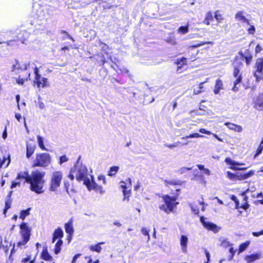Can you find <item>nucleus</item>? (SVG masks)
<instances>
[{
    "label": "nucleus",
    "mask_w": 263,
    "mask_h": 263,
    "mask_svg": "<svg viewBox=\"0 0 263 263\" xmlns=\"http://www.w3.org/2000/svg\"><path fill=\"white\" fill-rule=\"evenodd\" d=\"M81 158V156H79L74 166L71 168L68 177L71 180H73L76 177L79 182L83 181L84 184L87 186L88 190L92 188L95 189L96 186H98V184L94 181L93 176L89 175L91 179L88 177V170L85 165L80 162Z\"/></svg>",
    "instance_id": "nucleus-1"
},
{
    "label": "nucleus",
    "mask_w": 263,
    "mask_h": 263,
    "mask_svg": "<svg viewBox=\"0 0 263 263\" xmlns=\"http://www.w3.org/2000/svg\"><path fill=\"white\" fill-rule=\"evenodd\" d=\"M240 56V59L237 56L235 57V60L233 62V65L234 67L233 76L236 78L235 81L234 82V87L232 90L236 92L239 90V87L237 85L241 83L242 81V76L240 73V69L241 68L243 65L242 61L245 59L247 65L250 64L252 59V55L248 49L245 50L243 52L240 51L238 53Z\"/></svg>",
    "instance_id": "nucleus-2"
},
{
    "label": "nucleus",
    "mask_w": 263,
    "mask_h": 263,
    "mask_svg": "<svg viewBox=\"0 0 263 263\" xmlns=\"http://www.w3.org/2000/svg\"><path fill=\"white\" fill-rule=\"evenodd\" d=\"M45 172L36 170L32 172L30 178L27 181V183L30 185V189L37 194H41L44 192L43 186L45 182L44 177Z\"/></svg>",
    "instance_id": "nucleus-3"
},
{
    "label": "nucleus",
    "mask_w": 263,
    "mask_h": 263,
    "mask_svg": "<svg viewBox=\"0 0 263 263\" xmlns=\"http://www.w3.org/2000/svg\"><path fill=\"white\" fill-rule=\"evenodd\" d=\"M51 161V158L48 153L37 154L35 159L33 161L32 167H46L50 164Z\"/></svg>",
    "instance_id": "nucleus-4"
},
{
    "label": "nucleus",
    "mask_w": 263,
    "mask_h": 263,
    "mask_svg": "<svg viewBox=\"0 0 263 263\" xmlns=\"http://www.w3.org/2000/svg\"><path fill=\"white\" fill-rule=\"evenodd\" d=\"M63 178V174L60 171L53 172L50 183L49 190L55 192L60 186L61 182Z\"/></svg>",
    "instance_id": "nucleus-5"
},
{
    "label": "nucleus",
    "mask_w": 263,
    "mask_h": 263,
    "mask_svg": "<svg viewBox=\"0 0 263 263\" xmlns=\"http://www.w3.org/2000/svg\"><path fill=\"white\" fill-rule=\"evenodd\" d=\"M253 174V173L252 172H250L249 173H245L243 174H240L239 173H237L235 174L228 171L227 172V177L232 180H245L251 177Z\"/></svg>",
    "instance_id": "nucleus-6"
},
{
    "label": "nucleus",
    "mask_w": 263,
    "mask_h": 263,
    "mask_svg": "<svg viewBox=\"0 0 263 263\" xmlns=\"http://www.w3.org/2000/svg\"><path fill=\"white\" fill-rule=\"evenodd\" d=\"M163 199L166 206L168 208V210L171 212H173L174 208L176 207L177 204L178 203V202H175L177 199V197L175 196L171 197L168 195H166L163 197Z\"/></svg>",
    "instance_id": "nucleus-7"
},
{
    "label": "nucleus",
    "mask_w": 263,
    "mask_h": 263,
    "mask_svg": "<svg viewBox=\"0 0 263 263\" xmlns=\"http://www.w3.org/2000/svg\"><path fill=\"white\" fill-rule=\"evenodd\" d=\"M200 220L203 226L209 230L212 231L214 233H217L220 230V228L216 224L210 221H205L204 218L202 216L200 217Z\"/></svg>",
    "instance_id": "nucleus-8"
},
{
    "label": "nucleus",
    "mask_w": 263,
    "mask_h": 263,
    "mask_svg": "<svg viewBox=\"0 0 263 263\" xmlns=\"http://www.w3.org/2000/svg\"><path fill=\"white\" fill-rule=\"evenodd\" d=\"M21 236L22 238H25L27 240H29L30 236L31 229L28 227L27 224L23 222L20 225Z\"/></svg>",
    "instance_id": "nucleus-9"
},
{
    "label": "nucleus",
    "mask_w": 263,
    "mask_h": 263,
    "mask_svg": "<svg viewBox=\"0 0 263 263\" xmlns=\"http://www.w3.org/2000/svg\"><path fill=\"white\" fill-rule=\"evenodd\" d=\"M254 107L258 110L263 111V92L259 93L256 97Z\"/></svg>",
    "instance_id": "nucleus-10"
},
{
    "label": "nucleus",
    "mask_w": 263,
    "mask_h": 263,
    "mask_svg": "<svg viewBox=\"0 0 263 263\" xmlns=\"http://www.w3.org/2000/svg\"><path fill=\"white\" fill-rule=\"evenodd\" d=\"M245 12L244 11H239L236 13L235 18L237 21L242 23H246L247 25H250L249 21L245 17Z\"/></svg>",
    "instance_id": "nucleus-11"
},
{
    "label": "nucleus",
    "mask_w": 263,
    "mask_h": 263,
    "mask_svg": "<svg viewBox=\"0 0 263 263\" xmlns=\"http://www.w3.org/2000/svg\"><path fill=\"white\" fill-rule=\"evenodd\" d=\"M16 63L13 64L12 66V71H15L17 72V70H25L27 69L28 67L29 66V63H23L21 64L18 63L17 61H16Z\"/></svg>",
    "instance_id": "nucleus-12"
},
{
    "label": "nucleus",
    "mask_w": 263,
    "mask_h": 263,
    "mask_svg": "<svg viewBox=\"0 0 263 263\" xmlns=\"http://www.w3.org/2000/svg\"><path fill=\"white\" fill-rule=\"evenodd\" d=\"M35 149V144L27 142L26 144V157L29 158L34 153Z\"/></svg>",
    "instance_id": "nucleus-13"
},
{
    "label": "nucleus",
    "mask_w": 263,
    "mask_h": 263,
    "mask_svg": "<svg viewBox=\"0 0 263 263\" xmlns=\"http://www.w3.org/2000/svg\"><path fill=\"white\" fill-rule=\"evenodd\" d=\"M224 125L227 126V127L230 129L238 133H240L242 130V128L240 125H236L235 124L230 122H226L224 123Z\"/></svg>",
    "instance_id": "nucleus-14"
},
{
    "label": "nucleus",
    "mask_w": 263,
    "mask_h": 263,
    "mask_svg": "<svg viewBox=\"0 0 263 263\" xmlns=\"http://www.w3.org/2000/svg\"><path fill=\"white\" fill-rule=\"evenodd\" d=\"M188 238L186 235H182L180 238V245L182 252H186L187 250V244Z\"/></svg>",
    "instance_id": "nucleus-15"
},
{
    "label": "nucleus",
    "mask_w": 263,
    "mask_h": 263,
    "mask_svg": "<svg viewBox=\"0 0 263 263\" xmlns=\"http://www.w3.org/2000/svg\"><path fill=\"white\" fill-rule=\"evenodd\" d=\"M72 222V219H70L67 223L65 224V231L69 235H72L74 232Z\"/></svg>",
    "instance_id": "nucleus-16"
},
{
    "label": "nucleus",
    "mask_w": 263,
    "mask_h": 263,
    "mask_svg": "<svg viewBox=\"0 0 263 263\" xmlns=\"http://www.w3.org/2000/svg\"><path fill=\"white\" fill-rule=\"evenodd\" d=\"M260 254H252L251 255H248L245 257V260L248 263H251L260 258Z\"/></svg>",
    "instance_id": "nucleus-17"
},
{
    "label": "nucleus",
    "mask_w": 263,
    "mask_h": 263,
    "mask_svg": "<svg viewBox=\"0 0 263 263\" xmlns=\"http://www.w3.org/2000/svg\"><path fill=\"white\" fill-rule=\"evenodd\" d=\"M256 72L263 74V58L258 59L256 62Z\"/></svg>",
    "instance_id": "nucleus-18"
},
{
    "label": "nucleus",
    "mask_w": 263,
    "mask_h": 263,
    "mask_svg": "<svg viewBox=\"0 0 263 263\" xmlns=\"http://www.w3.org/2000/svg\"><path fill=\"white\" fill-rule=\"evenodd\" d=\"M223 89V83L221 80L218 79L216 81L215 89L214 90V92L215 94H218L219 92V91Z\"/></svg>",
    "instance_id": "nucleus-19"
},
{
    "label": "nucleus",
    "mask_w": 263,
    "mask_h": 263,
    "mask_svg": "<svg viewBox=\"0 0 263 263\" xmlns=\"http://www.w3.org/2000/svg\"><path fill=\"white\" fill-rule=\"evenodd\" d=\"M30 177V175H29L28 172H21L17 174L16 179L19 180L21 179H25V182H27V181L29 180Z\"/></svg>",
    "instance_id": "nucleus-20"
},
{
    "label": "nucleus",
    "mask_w": 263,
    "mask_h": 263,
    "mask_svg": "<svg viewBox=\"0 0 263 263\" xmlns=\"http://www.w3.org/2000/svg\"><path fill=\"white\" fill-rule=\"evenodd\" d=\"M42 258L46 261H51L52 257L48 253L47 249H44L42 253Z\"/></svg>",
    "instance_id": "nucleus-21"
},
{
    "label": "nucleus",
    "mask_w": 263,
    "mask_h": 263,
    "mask_svg": "<svg viewBox=\"0 0 263 263\" xmlns=\"http://www.w3.org/2000/svg\"><path fill=\"white\" fill-rule=\"evenodd\" d=\"M219 241L220 242V246L223 248H227L229 246H232L227 238L223 237H221L218 239Z\"/></svg>",
    "instance_id": "nucleus-22"
},
{
    "label": "nucleus",
    "mask_w": 263,
    "mask_h": 263,
    "mask_svg": "<svg viewBox=\"0 0 263 263\" xmlns=\"http://www.w3.org/2000/svg\"><path fill=\"white\" fill-rule=\"evenodd\" d=\"M104 242H101L97 243L96 245L94 246H90L89 247V249L91 251H95L98 253H100L102 250V247H101V245L104 244Z\"/></svg>",
    "instance_id": "nucleus-23"
},
{
    "label": "nucleus",
    "mask_w": 263,
    "mask_h": 263,
    "mask_svg": "<svg viewBox=\"0 0 263 263\" xmlns=\"http://www.w3.org/2000/svg\"><path fill=\"white\" fill-rule=\"evenodd\" d=\"M225 162L227 163V164H231L232 165V166H231V168L232 169V170H243V168H238L235 166H234L235 164H236V163L235 162H234L233 160H232L231 158H227L225 160Z\"/></svg>",
    "instance_id": "nucleus-24"
},
{
    "label": "nucleus",
    "mask_w": 263,
    "mask_h": 263,
    "mask_svg": "<svg viewBox=\"0 0 263 263\" xmlns=\"http://www.w3.org/2000/svg\"><path fill=\"white\" fill-rule=\"evenodd\" d=\"M63 244V240L62 239H59L55 245V248L54 250V252L55 254H58L61 250V246Z\"/></svg>",
    "instance_id": "nucleus-25"
},
{
    "label": "nucleus",
    "mask_w": 263,
    "mask_h": 263,
    "mask_svg": "<svg viewBox=\"0 0 263 263\" xmlns=\"http://www.w3.org/2000/svg\"><path fill=\"white\" fill-rule=\"evenodd\" d=\"M31 208H29L27 210H24L21 211L20 218L24 220L26 216H28L30 214V211Z\"/></svg>",
    "instance_id": "nucleus-26"
},
{
    "label": "nucleus",
    "mask_w": 263,
    "mask_h": 263,
    "mask_svg": "<svg viewBox=\"0 0 263 263\" xmlns=\"http://www.w3.org/2000/svg\"><path fill=\"white\" fill-rule=\"evenodd\" d=\"M10 162V159H8L5 157L3 158V159L1 160L0 158V167H2L4 166V167H7Z\"/></svg>",
    "instance_id": "nucleus-27"
},
{
    "label": "nucleus",
    "mask_w": 263,
    "mask_h": 263,
    "mask_svg": "<svg viewBox=\"0 0 263 263\" xmlns=\"http://www.w3.org/2000/svg\"><path fill=\"white\" fill-rule=\"evenodd\" d=\"M213 20L212 13L211 12H208L205 16V18L203 21L204 24L209 25L210 24V21Z\"/></svg>",
    "instance_id": "nucleus-28"
},
{
    "label": "nucleus",
    "mask_w": 263,
    "mask_h": 263,
    "mask_svg": "<svg viewBox=\"0 0 263 263\" xmlns=\"http://www.w3.org/2000/svg\"><path fill=\"white\" fill-rule=\"evenodd\" d=\"M53 235L54 236V238L56 237L57 239L59 238H62L63 237V232L62 229L59 228L55 230Z\"/></svg>",
    "instance_id": "nucleus-29"
},
{
    "label": "nucleus",
    "mask_w": 263,
    "mask_h": 263,
    "mask_svg": "<svg viewBox=\"0 0 263 263\" xmlns=\"http://www.w3.org/2000/svg\"><path fill=\"white\" fill-rule=\"evenodd\" d=\"M250 245V241H247L244 243H242L239 245V250H238V254H240L243 252Z\"/></svg>",
    "instance_id": "nucleus-30"
},
{
    "label": "nucleus",
    "mask_w": 263,
    "mask_h": 263,
    "mask_svg": "<svg viewBox=\"0 0 263 263\" xmlns=\"http://www.w3.org/2000/svg\"><path fill=\"white\" fill-rule=\"evenodd\" d=\"M37 140L39 143V147L42 149L44 151H47V148L45 147L44 145V141H43V138L41 136L38 135L37 136Z\"/></svg>",
    "instance_id": "nucleus-31"
},
{
    "label": "nucleus",
    "mask_w": 263,
    "mask_h": 263,
    "mask_svg": "<svg viewBox=\"0 0 263 263\" xmlns=\"http://www.w3.org/2000/svg\"><path fill=\"white\" fill-rule=\"evenodd\" d=\"M203 137H205V136H204L203 135H200L198 133H193L192 134H190L189 135L186 136L185 137H183L181 138V139H186L188 138H203Z\"/></svg>",
    "instance_id": "nucleus-32"
},
{
    "label": "nucleus",
    "mask_w": 263,
    "mask_h": 263,
    "mask_svg": "<svg viewBox=\"0 0 263 263\" xmlns=\"http://www.w3.org/2000/svg\"><path fill=\"white\" fill-rule=\"evenodd\" d=\"M119 167L117 166H114L110 168L108 175L109 176H113L118 172Z\"/></svg>",
    "instance_id": "nucleus-33"
},
{
    "label": "nucleus",
    "mask_w": 263,
    "mask_h": 263,
    "mask_svg": "<svg viewBox=\"0 0 263 263\" xmlns=\"http://www.w3.org/2000/svg\"><path fill=\"white\" fill-rule=\"evenodd\" d=\"M189 30L188 26H181L178 28V29L177 30L178 33L182 34H184L187 33L189 32Z\"/></svg>",
    "instance_id": "nucleus-34"
},
{
    "label": "nucleus",
    "mask_w": 263,
    "mask_h": 263,
    "mask_svg": "<svg viewBox=\"0 0 263 263\" xmlns=\"http://www.w3.org/2000/svg\"><path fill=\"white\" fill-rule=\"evenodd\" d=\"M36 15L37 16V18L41 20L47 19V18L45 15L44 12L42 9H40V10H37V13Z\"/></svg>",
    "instance_id": "nucleus-35"
},
{
    "label": "nucleus",
    "mask_w": 263,
    "mask_h": 263,
    "mask_svg": "<svg viewBox=\"0 0 263 263\" xmlns=\"http://www.w3.org/2000/svg\"><path fill=\"white\" fill-rule=\"evenodd\" d=\"M11 200L6 199L5 201V207L4 210V213L6 214L7 211L11 208Z\"/></svg>",
    "instance_id": "nucleus-36"
},
{
    "label": "nucleus",
    "mask_w": 263,
    "mask_h": 263,
    "mask_svg": "<svg viewBox=\"0 0 263 263\" xmlns=\"http://www.w3.org/2000/svg\"><path fill=\"white\" fill-rule=\"evenodd\" d=\"M40 81L42 82L41 85H42V87L44 88L49 86V83L48 82L47 78H42Z\"/></svg>",
    "instance_id": "nucleus-37"
},
{
    "label": "nucleus",
    "mask_w": 263,
    "mask_h": 263,
    "mask_svg": "<svg viewBox=\"0 0 263 263\" xmlns=\"http://www.w3.org/2000/svg\"><path fill=\"white\" fill-rule=\"evenodd\" d=\"M165 183L167 186L168 185L181 184V181L179 180H171V181L165 180Z\"/></svg>",
    "instance_id": "nucleus-38"
},
{
    "label": "nucleus",
    "mask_w": 263,
    "mask_h": 263,
    "mask_svg": "<svg viewBox=\"0 0 263 263\" xmlns=\"http://www.w3.org/2000/svg\"><path fill=\"white\" fill-rule=\"evenodd\" d=\"M231 199L235 202V208L237 209H239V202L236 196H235V195H232L231 197Z\"/></svg>",
    "instance_id": "nucleus-39"
},
{
    "label": "nucleus",
    "mask_w": 263,
    "mask_h": 263,
    "mask_svg": "<svg viewBox=\"0 0 263 263\" xmlns=\"http://www.w3.org/2000/svg\"><path fill=\"white\" fill-rule=\"evenodd\" d=\"M192 169V167H182L180 168L178 170V172L180 174H183L187 172L188 171H190Z\"/></svg>",
    "instance_id": "nucleus-40"
},
{
    "label": "nucleus",
    "mask_w": 263,
    "mask_h": 263,
    "mask_svg": "<svg viewBox=\"0 0 263 263\" xmlns=\"http://www.w3.org/2000/svg\"><path fill=\"white\" fill-rule=\"evenodd\" d=\"M166 41L172 45H175L176 44L175 39L173 35H170L169 37L166 40Z\"/></svg>",
    "instance_id": "nucleus-41"
},
{
    "label": "nucleus",
    "mask_w": 263,
    "mask_h": 263,
    "mask_svg": "<svg viewBox=\"0 0 263 263\" xmlns=\"http://www.w3.org/2000/svg\"><path fill=\"white\" fill-rule=\"evenodd\" d=\"M35 79L36 81V84L38 87H40L42 82L40 81L42 79L41 75L39 74H35Z\"/></svg>",
    "instance_id": "nucleus-42"
},
{
    "label": "nucleus",
    "mask_w": 263,
    "mask_h": 263,
    "mask_svg": "<svg viewBox=\"0 0 263 263\" xmlns=\"http://www.w3.org/2000/svg\"><path fill=\"white\" fill-rule=\"evenodd\" d=\"M190 206L192 212H193L194 214H198L199 213V208L197 207V206L192 204H190Z\"/></svg>",
    "instance_id": "nucleus-43"
},
{
    "label": "nucleus",
    "mask_w": 263,
    "mask_h": 263,
    "mask_svg": "<svg viewBox=\"0 0 263 263\" xmlns=\"http://www.w3.org/2000/svg\"><path fill=\"white\" fill-rule=\"evenodd\" d=\"M186 61H187V59L186 58H182L180 59H178L177 60V64L178 65H182L184 64H186Z\"/></svg>",
    "instance_id": "nucleus-44"
},
{
    "label": "nucleus",
    "mask_w": 263,
    "mask_h": 263,
    "mask_svg": "<svg viewBox=\"0 0 263 263\" xmlns=\"http://www.w3.org/2000/svg\"><path fill=\"white\" fill-rule=\"evenodd\" d=\"M68 159L66 156V155H63L60 157L59 163H60V164H62L64 162L68 161Z\"/></svg>",
    "instance_id": "nucleus-45"
},
{
    "label": "nucleus",
    "mask_w": 263,
    "mask_h": 263,
    "mask_svg": "<svg viewBox=\"0 0 263 263\" xmlns=\"http://www.w3.org/2000/svg\"><path fill=\"white\" fill-rule=\"evenodd\" d=\"M92 190H95L96 191H99L100 192V194H102L103 193H104V191L103 190V188L100 185H99L98 184V186H96L95 187V189H91L90 190H88L89 191H91Z\"/></svg>",
    "instance_id": "nucleus-46"
},
{
    "label": "nucleus",
    "mask_w": 263,
    "mask_h": 263,
    "mask_svg": "<svg viewBox=\"0 0 263 263\" xmlns=\"http://www.w3.org/2000/svg\"><path fill=\"white\" fill-rule=\"evenodd\" d=\"M250 27L248 28V32L249 34H254L255 32V28L253 25H250Z\"/></svg>",
    "instance_id": "nucleus-47"
},
{
    "label": "nucleus",
    "mask_w": 263,
    "mask_h": 263,
    "mask_svg": "<svg viewBox=\"0 0 263 263\" xmlns=\"http://www.w3.org/2000/svg\"><path fill=\"white\" fill-rule=\"evenodd\" d=\"M159 208L161 210L164 211L165 213H166L167 214L171 212V211H170L168 210V208L166 206L165 204L160 205Z\"/></svg>",
    "instance_id": "nucleus-48"
},
{
    "label": "nucleus",
    "mask_w": 263,
    "mask_h": 263,
    "mask_svg": "<svg viewBox=\"0 0 263 263\" xmlns=\"http://www.w3.org/2000/svg\"><path fill=\"white\" fill-rule=\"evenodd\" d=\"M249 192H250V189H248L245 192H243L241 193V195L243 197V201L245 202L246 203H248V202H247L248 197L246 196V193H249Z\"/></svg>",
    "instance_id": "nucleus-49"
},
{
    "label": "nucleus",
    "mask_w": 263,
    "mask_h": 263,
    "mask_svg": "<svg viewBox=\"0 0 263 263\" xmlns=\"http://www.w3.org/2000/svg\"><path fill=\"white\" fill-rule=\"evenodd\" d=\"M179 143H180V142H177L174 143L172 144H165L164 145L165 146L168 147V148H172L174 147L177 146L179 145Z\"/></svg>",
    "instance_id": "nucleus-50"
},
{
    "label": "nucleus",
    "mask_w": 263,
    "mask_h": 263,
    "mask_svg": "<svg viewBox=\"0 0 263 263\" xmlns=\"http://www.w3.org/2000/svg\"><path fill=\"white\" fill-rule=\"evenodd\" d=\"M199 132L201 133L209 135H212V132H211L210 131L207 130L206 129H205L204 128L199 129Z\"/></svg>",
    "instance_id": "nucleus-51"
},
{
    "label": "nucleus",
    "mask_w": 263,
    "mask_h": 263,
    "mask_svg": "<svg viewBox=\"0 0 263 263\" xmlns=\"http://www.w3.org/2000/svg\"><path fill=\"white\" fill-rule=\"evenodd\" d=\"M23 240L21 241H19L17 243L18 246H24L26 244V243L29 241L27 240L25 238H22Z\"/></svg>",
    "instance_id": "nucleus-52"
},
{
    "label": "nucleus",
    "mask_w": 263,
    "mask_h": 263,
    "mask_svg": "<svg viewBox=\"0 0 263 263\" xmlns=\"http://www.w3.org/2000/svg\"><path fill=\"white\" fill-rule=\"evenodd\" d=\"M141 233L144 235H147L148 236V239L149 238V235H148V231L146 230V228H142V229H141Z\"/></svg>",
    "instance_id": "nucleus-53"
},
{
    "label": "nucleus",
    "mask_w": 263,
    "mask_h": 263,
    "mask_svg": "<svg viewBox=\"0 0 263 263\" xmlns=\"http://www.w3.org/2000/svg\"><path fill=\"white\" fill-rule=\"evenodd\" d=\"M81 256V254L79 253L75 255L72 259L71 263H75L76 262L77 259Z\"/></svg>",
    "instance_id": "nucleus-54"
},
{
    "label": "nucleus",
    "mask_w": 263,
    "mask_h": 263,
    "mask_svg": "<svg viewBox=\"0 0 263 263\" xmlns=\"http://www.w3.org/2000/svg\"><path fill=\"white\" fill-rule=\"evenodd\" d=\"M249 205L248 203H246L244 202V203L242 204L241 205H239V208H242L245 210L248 209Z\"/></svg>",
    "instance_id": "nucleus-55"
},
{
    "label": "nucleus",
    "mask_w": 263,
    "mask_h": 263,
    "mask_svg": "<svg viewBox=\"0 0 263 263\" xmlns=\"http://www.w3.org/2000/svg\"><path fill=\"white\" fill-rule=\"evenodd\" d=\"M20 185V182L13 181L12 182L11 188V189L14 188V187H16L17 185Z\"/></svg>",
    "instance_id": "nucleus-56"
},
{
    "label": "nucleus",
    "mask_w": 263,
    "mask_h": 263,
    "mask_svg": "<svg viewBox=\"0 0 263 263\" xmlns=\"http://www.w3.org/2000/svg\"><path fill=\"white\" fill-rule=\"evenodd\" d=\"M252 235L255 237H258L260 235H263V230L258 232H253L252 233Z\"/></svg>",
    "instance_id": "nucleus-57"
},
{
    "label": "nucleus",
    "mask_w": 263,
    "mask_h": 263,
    "mask_svg": "<svg viewBox=\"0 0 263 263\" xmlns=\"http://www.w3.org/2000/svg\"><path fill=\"white\" fill-rule=\"evenodd\" d=\"M262 50V47L260 46V45H257L256 46V48H255V53H259L261 50Z\"/></svg>",
    "instance_id": "nucleus-58"
},
{
    "label": "nucleus",
    "mask_w": 263,
    "mask_h": 263,
    "mask_svg": "<svg viewBox=\"0 0 263 263\" xmlns=\"http://www.w3.org/2000/svg\"><path fill=\"white\" fill-rule=\"evenodd\" d=\"M120 183V187L123 189V190L126 189L127 187L126 185V183L124 181H121Z\"/></svg>",
    "instance_id": "nucleus-59"
},
{
    "label": "nucleus",
    "mask_w": 263,
    "mask_h": 263,
    "mask_svg": "<svg viewBox=\"0 0 263 263\" xmlns=\"http://www.w3.org/2000/svg\"><path fill=\"white\" fill-rule=\"evenodd\" d=\"M206 257L207 258V260L210 261V253L207 251V250H205L204 251Z\"/></svg>",
    "instance_id": "nucleus-60"
},
{
    "label": "nucleus",
    "mask_w": 263,
    "mask_h": 263,
    "mask_svg": "<svg viewBox=\"0 0 263 263\" xmlns=\"http://www.w3.org/2000/svg\"><path fill=\"white\" fill-rule=\"evenodd\" d=\"M98 179L99 180H103V183L104 184H105L106 183V179H105V177L103 175H100L98 177Z\"/></svg>",
    "instance_id": "nucleus-61"
},
{
    "label": "nucleus",
    "mask_w": 263,
    "mask_h": 263,
    "mask_svg": "<svg viewBox=\"0 0 263 263\" xmlns=\"http://www.w3.org/2000/svg\"><path fill=\"white\" fill-rule=\"evenodd\" d=\"M25 80L23 79H18L17 80V83L23 85L24 83Z\"/></svg>",
    "instance_id": "nucleus-62"
},
{
    "label": "nucleus",
    "mask_w": 263,
    "mask_h": 263,
    "mask_svg": "<svg viewBox=\"0 0 263 263\" xmlns=\"http://www.w3.org/2000/svg\"><path fill=\"white\" fill-rule=\"evenodd\" d=\"M15 118L17 120V121L18 122H20V120H21V119L22 118V116H21V114L16 113L15 115Z\"/></svg>",
    "instance_id": "nucleus-63"
},
{
    "label": "nucleus",
    "mask_w": 263,
    "mask_h": 263,
    "mask_svg": "<svg viewBox=\"0 0 263 263\" xmlns=\"http://www.w3.org/2000/svg\"><path fill=\"white\" fill-rule=\"evenodd\" d=\"M201 92V91L199 88H195L194 90V93L195 95H198Z\"/></svg>",
    "instance_id": "nucleus-64"
}]
</instances>
